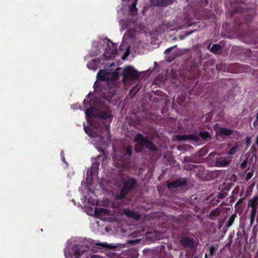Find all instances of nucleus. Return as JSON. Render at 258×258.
I'll return each instance as SVG.
<instances>
[{
  "label": "nucleus",
  "instance_id": "7ed1b4c3",
  "mask_svg": "<svg viewBox=\"0 0 258 258\" xmlns=\"http://www.w3.org/2000/svg\"><path fill=\"white\" fill-rule=\"evenodd\" d=\"M105 51L103 53V56L106 60L110 59L117 53V45L109 40H107Z\"/></svg>",
  "mask_w": 258,
  "mask_h": 258
},
{
  "label": "nucleus",
  "instance_id": "a19ab883",
  "mask_svg": "<svg viewBox=\"0 0 258 258\" xmlns=\"http://www.w3.org/2000/svg\"><path fill=\"white\" fill-rule=\"evenodd\" d=\"M251 138L249 137H247L245 138V143L246 144L247 146H249L251 144Z\"/></svg>",
  "mask_w": 258,
  "mask_h": 258
},
{
  "label": "nucleus",
  "instance_id": "4be33fe9",
  "mask_svg": "<svg viewBox=\"0 0 258 258\" xmlns=\"http://www.w3.org/2000/svg\"><path fill=\"white\" fill-rule=\"evenodd\" d=\"M199 136L204 140H206L208 138H211L210 133L208 131L200 132Z\"/></svg>",
  "mask_w": 258,
  "mask_h": 258
},
{
  "label": "nucleus",
  "instance_id": "ddd939ff",
  "mask_svg": "<svg viewBox=\"0 0 258 258\" xmlns=\"http://www.w3.org/2000/svg\"><path fill=\"white\" fill-rule=\"evenodd\" d=\"M123 213L128 218H133L136 220H139L141 217L140 214L129 209H124Z\"/></svg>",
  "mask_w": 258,
  "mask_h": 258
},
{
  "label": "nucleus",
  "instance_id": "cd10ccee",
  "mask_svg": "<svg viewBox=\"0 0 258 258\" xmlns=\"http://www.w3.org/2000/svg\"><path fill=\"white\" fill-rule=\"evenodd\" d=\"M84 129L85 130L86 133L89 136L92 137H95L97 136V132L95 131H93L92 129L87 130L86 127H84Z\"/></svg>",
  "mask_w": 258,
  "mask_h": 258
},
{
  "label": "nucleus",
  "instance_id": "f8f14e48",
  "mask_svg": "<svg viewBox=\"0 0 258 258\" xmlns=\"http://www.w3.org/2000/svg\"><path fill=\"white\" fill-rule=\"evenodd\" d=\"M97 77L99 80L107 82H109L111 78L110 73L104 70H100Z\"/></svg>",
  "mask_w": 258,
  "mask_h": 258
},
{
  "label": "nucleus",
  "instance_id": "37998d69",
  "mask_svg": "<svg viewBox=\"0 0 258 258\" xmlns=\"http://www.w3.org/2000/svg\"><path fill=\"white\" fill-rule=\"evenodd\" d=\"M99 164H100V163L98 162H97L96 163H94L92 165V167L97 168L99 166Z\"/></svg>",
  "mask_w": 258,
  "mask_h": 258
},
{
  "label": "nucleus",
  "instance_id": "a211bd4d",
  "mask_svg": "<svg viewBox=\"0 0 258 258\" xmlns=\"http://www.w3.org/2000/svg\"><path fill=\"white\" fill-rule=\"evenodd\" d=\"M108 212L107 209L101 208H96L95 210V215L96 216H101L104 214H107Z\"/></svg>",
  "mask_w": 258,
  "mask_h": 258
},
{
  "label": "nucleus",
  "instance_id": "49530a36",
  "mask_svg": "<svg viewBox=\"0 0 258 258\" xmlns=\"http://www.w3.org/2000/svg\"><path fill=\"white\" fill-rule=\"evenodd\" d=\"M130 54V51H129V50L128 49L127 50V51H126V52L125 53V54H124V56L126 54V56Z\"/></svg>",
  "mask_w": 258,
  "mask_h": 258
},
{
  "label": "nucleus",
  "instance_id": "f3484780",
  "mask_svg": "<svg viewBox=\"0 0 258 258\" xmlns=\"http://www.w3.org/2000/svg\"><path fill=\"white\" fill-rule=\"evenodd\" d=\"M86 115L89 118L97 117V113L93 107H90L86 110Z\"/></svg>",
  "mask_w": 258,
  "mask_h": 258
},
{
  "label": "nucleus",
  "instance_id": "393cba45",
  "mask_svg": "<svg viewBox=\"0 0 258 258\" xmlns=\"http://www.w3.org/2000/svg\"><path fill=\"white\" fill-rule=\"evenodd\" d=\"M236 217V215L233 214L229 218V219L226 224V226L227 227H229L232 226V225L233 224V223L234 221V220H235V218Z\"/></svg>",
  "mask_w": 258,
  "mask_h": 258
},
{
  "label": "nucleus",
  "instance_id": "aec40b11",
  "mask_svg": "<svg viewBox=\"0 0 258 258\" xmlns=\"http://www.w3.org/2000/svg\"><path fill=\"white\" fill-rule=\"evenodd\" d=\"M257 208H251L250 213V225H252L254 221Z\"/></svg>",
  "mask_w": 258,
  "mask_h": 258
},
{
  "label": "nucleus",
  "instance_id": "1a4fd4ad",
  "mask_svg": "<svg viewBox=\"0 0 258 258\" xmlns=\"http://www.w3.org/2000/svg\"><path fill=\"white\" fill-rule=\"evenodd\" d=\"M120 152L123 155V157L125 158V163L123 166H125L129 162L130 157L131 156L133 152V147L131 145L123 146L120 150Z\"/></svg>",
  "mask_w": 258,
  "mask_h": 258
},
{
  "label": "nucleus",
  "instance_id": "c756f323",
  "mask_svg": "<svg viewBox=\"0 0 258 258\" xmlns=\"http://www.w3.org/2000/svg\"><path fill=\"white\" fill-rule=\"evenodd\" d=\"M257 146L256 145H253L250 148L249 151L250 154H252V156L256 157L257 154Z\"/></svg>",
  "mask_w": 258,
  "mask_h": 258
},
{
  "label": "nucleus",
  "instance_id": "7c9ffc66",
  "mask_svg": "<svg viewBox=\"0 0 258 258\" xmlns=\"http://www.w3.org/2000/svg\"><path fill=\"white\" fill-rule=\"evenodd\" d=\"M137 0H136V1L133 2V4L130 7V11L132 13H134L135 12L137 11V8L136 7L137 3Z\"/></svg>",
  "mask_w": 258,
  "mask_h": 258
},
{
  "label": "nucleus",
  "instance_id": "c9c22d12",
  "mask_svg": "<svg viewBox=\"0 0 258 258\" xmlns=\"http://www.w3.org/2000/svg\"><path fill=\"white\" fill-rule=\"evenodd\" d=\"M195 88L190 90L189 91V93L190 94V95H196V96H198V95H199L200 94V91H198V89H196V90H195Z\"/></svg>",
  "mask_w": 258,
  "mask_h": 258
},
{
  "label": "nucleus",
  "instance_id": "6e6552de",
  "mask_svg": "<svg viewBox=\"0 0 258 258\" xmlns=\"http://www.w3.org/2000/svg\"><path fill=\"white\" fill-rule=\"evenodd\" d=\"M137 184V181L135 178L130 177L124 183L123 190H125L127 193L133 190Z\"/></svg>",
  "mask_w": 258,
  "mask_h": 258
},
{
  "label": "nucleus",
  "instance_id": "8fccbe9b",
  "mask_svg": "<svg viewBox=\"0 0 258 258\" xmlns=\"http://www.w3.org/2000/svg\"><path fill=\"white\" fill-rule=\"evenodd\" d=\"M205 258H208V255L207 253L205 254Z\"/></svg>",
  "mask_w": 258,
  "mask_h": 258
},
{
  "label": "nucleus",
  "instance_id": "412c9836",
  "mask_svg": "<svg viewBox=\"0 0 258 258\" xmlns=\"http://www.w3.org/2000/svg\"><path fill=\"white\" fill-rule=\"evenodd\" d=\"M121 68H117L115 72H113L112 73H110V81H116L119 78V73L118 72V70H120Z\"/></svg>",
  "mask_w": 258,
  "mask_h": 258
},
{
  "label": "nucleus",
  "instance_id": "f704fd0d",
  "mask_svg": "<svg viewBox=\"0 0 258 258\" xmlns=\"http://www.w3.org/2000/svg\"><path fill=\"white\" fill-rule=\"evenodd\" d=\"M176 139L178 141H183L187 140V135H178Z\"/></svg>",
  "mask_w": 258,
  "mask_h": 258
},
{
  "label": "nucleus",
  "instance_id": "c03bdc74",
  "mask_svg": "<svg viewBox=\"0 0 258 258\" xmlns=\"http://www.w3.org/2000/svg\"><path fill=\"white\" fill-rule=\"evenodd\" d=\"M83 102H84V105L85 106V107H87V104H88V102H86V99H85L84 100Z\"/></svg>",
  "mask_w": 258,
  "mask_h": 258
},
{
  "label": "nucleus",
  "instance_id": "58836bf2",
  "mask_svg": "<svg viewBox=\"0 0 258 258\" xmlns=\"http://www.w3.org/2000/svg\"><path fill=\"white\" fill-rule=\"evenodd\" d=\"M128 23H129L128 21H127V20L124 21V24L123 25V26L124 27V29L130 30V28H128Z\"/></svg>",
  "mask_w": 258,
  "mask_h": 258
},
{
  "label": "nucleus",
  "instance_id": "3c124183",
  "mask_svg": "<svg viewBox=\"0 0 258 258\" xmlns=\"http://www.w3.org/2000/svg\"><path fill=\"white\" fill-rule=\"evenodd\" d=\"M194 258H199L198 256V255H196V256H195L194 257Z\"/></svg>",
  "mask_w": 258,
  "mask_h": 258
},
{
  "label": "nucleus",
  "instance_id": "c85d7f7f",
  "mask_svg": "<svg viewBox=\"0 0 258 258\" xmlns=\"http://www.w3.org/2000/svg\"><path fill=\"white\" fill-rule=\"evenodd\" d=\"M238 145H236L233 146L228 152L227 154L229 155H233L235 154L237 149L238 148Z\"/></svg>",
  "mask_w": 258,
  "mask_h": 258
},
{
  "label": "nucleus",
  "instance_id": "72a5a7b5",
  "mask_svg": "<svg viewBox=\"0 0 258 258\" xmlns=\"http://www.w3.org/2000/svg\"><path fill=\"white\" fill-rule=\"evenodd\" d=\"M227 196V193L225 191H221L217 195L218 199H222Z\"/></svg>",
  "mask_w": 258,
  "mask_h": 258
},
{
  "label": "nucleus",
  "instance_id": "a18cd8bd",
  "mask_svg": "<svg viewBox=\"0 0 258 258\" xmlns=\"http://www.w3.org/2000/svg\"><path fill=\"white\" fill-rule=\"evenodd\" d=\"M174 59V57H172V58L171 57H169L168 61L171 62Z\"/></svg>",
  "mask_w": 258,
  "mask_h": 258
},
{
  "label": "nucleus",
  "instance_id": "9d476101",
  "mask_svg": "<svg viewBox=\"0 0 258 258\" xmlns=\"http://www.w3.org/2000/svg\"><path fill=\"white\" fill-rule=\"evenodd\" d=\"M112 111L108 107L106 108V110L100 111L97 113V117L102 119H110L112 120L113 118Z\"/></svg>",
  "mask_w": 258,
  "mask_h": 258
},
{
  "label": "nucleus",
  "instance_id": "a878e982",
  "mask_svg": "<svg viewBox=\"0 0 258 258\" xmlns=\"http://www.w3.org/2000/svg\"><path fill=\"white\" fill-rule=\"evenodd\" d=\"M221 49V46L218 44H213L210 49V51L216 53Z\"/></svg>",
  "mask_w": 258,
  "mask_h": 258
},
{
  "label": "nucleus",
  "instance_id": "864d4df0",
  "mask_svg": "<svg viewBox=\"0 0 258 258\" xmlns=\"http://www.w3.org/2000/svg\"><path fill=\"white\" fill-rule=\"evenodd\" d=\"M192 32H193V31H191V32H190L188 33V34H191V33H192Z\"/></svg>",
  "mask_w": 258,
  "mask_h": 258
},
{
  "label": "nucleus",
  "instance_id": "bb28decb",
  "mask_svg": "<svg viewBox=\"0 0 258 258\" xmlns=\"http://www.w3.org/2000/svg\"><path fill=\"white\" fill-rule=\"evenodd\" d=\"M187 140L198 142L199 141V137L195 134L187 135Z\"/></svg>",
  "mask_w": 258,
  "mask_h": 258
},
{
  "label": "nucleus",
  "instance_id": "2eb2a0df",
  "mask_svg": "<svg viewBox=\"0 0 258 258\" xmlns=\"http://www.w3.org/2000/svg\"><path fill=\"white\" fill-rule=\"evenodd\" d=\"M221 137L230 136L233 134V131L225 127H221L219 128L218 133Z\"/></svg>",
  "mask_w": 258,
  "mask_h": 258
},
{
  "label": "nucleus",
  "instance_id": "20e7f679",
  "mask_svg": "<svg viewBox=\"0 0 258 258\" xmlns=\"http://www.w3.org/2000/svg\"><path fill=\"white\" fill-rule=\"evenodd\" d=\"M122 75L123 82L127 80H137L139 77L138 72L133 67L130 66L123 69Z\"/></svg>",
  "mask_w": 258,
  "mask_h": 258
},
{
  "label": "nucleus",
  "instance_id": "dca6fc26",
  "mask_svg": "<svg viewBox=\"0 0 258 258\" xmlns=\"http://www.w3.org/2000/svg\"><path fill=\"white\" fill-rule=\"evenodd\" d=\"M248 206L251 208H257L258 197L257 196H254L248 201Z\"/></svg>",
  "mask_w": 258,
  "mask_h": 258
},
{
  "label": "nucleus",
  "instance_id": "de8ad7c7",
  "mask_svg": "<svg viewBox=\"0 0 258 258\" xmlns=\"http://www.w3.org/2000/svg\"><path fill=\"white\" fill-rule=\"evenodd\" d=\"M63 154V151H61V157H62V161L65 162V159H64V157L63 156H62V154Z\"/></svg>",
  "mask_w": 258,
  "mask_h": 258
},
{
  "label": "nucleus",
  "instance_id": "09e8293b",
  "mask_svg": "<svg viewBox=\"0 0 258 258\" xmlns=\"http://www.w3.org/2000/svg\"><path fill=\"white\" fill-rule=\"evenodd\" d=\"M256 144H258V135H257V139H256Z\"/></svg>",
  "mask_w": 258,
  "mask_h": 258
},
{
  "label": "nucleus",
  "instance_id": "473e14b6",
  "mask_svg": "<svg viewBox=\"0 0 258 258\" xmlns=\"http://www.w3.org/2000/svg\"><path fill=\"white\" fill-rule=\"evenodd\" d=\"M254 173V171L253 169H251L250 171H249L246 176L245 177V180L246 181H248L252 176Z\"/></svg>",
  "mask_w": 258,
  "mask_h": 258
},
{
  "label": "nucleus",
  "instance_id": "f03ea898",
  "mask_svg": "<svg viewBox=\"0 0 258 258\" xmlns=\"http://www.w3.org/2000/svg\"><path fill=\"white\" fill-rule=\"evenodd\" d=\"M137 144L135 146V150L137 153L143 152L144 148L148 149L151 152L157 151V148L153 142L141 133L137 134L134 139Z\"/></svg>",
  "mask_w": 258,
  "mask_h": 258
},
{
  "label": "nucleus",
  "instance_id": "4468645a",
  "mask_svg": "<svg viewBox=\"0 0 258 258\" xmlns=\"http://www.w3.org/2000/svg\"><path fill=\"white\" fill-rule=\"evenodd\" d=\"M214 164L216 167H226L229 165V161L223 158L220 157L215 160Z\"/></svg>",
  "mask_w": 258,
  "mask_h": 258
},
{
  "label": "nucleus",
  "instance_id": "6ab92c4d",
  "mask_svg": "<svg viewBox=\"0 0 258 258\" xmlns=\"http://www.w3.org/2000/svg\"><path fill=\"white\" fill-rule=\"evenodd\" d=\"M127 194L125 190H123V188H121L120 192L115 196V199L116 200H122L125 198Z\"/></svg>",
  "mask_w": 258,
  "mask_h": 258
},
{
  "label": "nucleus",
  "instance_id": "9b49d317",
  "mask_svg": "<svg viewBox=\"0 0 258 258\" xmlns=\"http://www.w3.org/2000/svg\"><path fill=\"white\" fill-rule=\"evenodd\" d=\"M152 4L154 6L165 7L172 4L173 0H151Z\"/></svg>",
  "mask_w": 258,
  "mask_h": 258
},
{
  "label": "nucleus",
  "instance_id": "603ef678",
  "mask_svg": "<svg viewBox=\"0 0 258 258\" xmlns=\"http://www.w3.org/2000/svg\"><path fill=\"white\" fill-rule=\"evenodd\" d=\"M191 25V24H189L187 25V26L189 27V26H190Z\"/></svg>",
  "mask_w": 258,
  "mask_h": 258
},
{
  "label": "nucleus",
  "instance_id": "5701e85b",
  "mask_svg": "<svg viewBox=\"0 0 258 258\" xmlns=\"http://www.w3.org/2000/svg\"><path fill=\"white\" fill-rule=\"evenodd\" d=\"M218 245H217L216 244H213L212 245H211L209 247V254L211 256H213L216 250L218 249Z\"/></svg>",
  "mask_w": 258,
  "mask_h": 258
},
{
  "label": "nucleus",
  "instance_id": "2f4dec72",
  "mask_svg": "<svg viewBox=\"0 0 258 258\" xmlns=\"http://www.w3.org/2000/svg\"><path fill=\"white\" fill-rule=\"evenodd\" d=\"M95 244L97 245H99V246H100L101 247H104V248H107L108 249H111L113 247L111 245H110L109 244H107L106 242H105V243H101V242L96 243Z\"/></svg>",
  "mask_w": 258,
  "mask_h": 258
},
{
  "label": "nucleus",
  "instance_id": "b1692460",
  "mask_svg": "<svg viewBox=\"0 0 258 258\" xmlns=\"http://www.w3.org/2000/svg\"><path fill=\"white\" fill-rule=\"evenodd\" d=\"M220 215V211L219 208H217L212 210L209 214V217L212 219L213 217H218Z\"/></svg>",
  "mask_w": 258,
  "mask_h": 258
},
{
  "label": "nucleus",
  "instance_id": "f257e3e1",
  "mask_svg": "<svg viewBox=\"0 0 258 258\" xmlns=\"http://www.w3.org/2000/svg\"><path fill=\"white\" fill-rule=\"evenodd\" d=\"M254 14V9H245L240 5L235 7L231 12V17L234 19L235 24L239 29L243 24L250 23Z\"/></svg>",
  "mask_w": 258,
  "mask_h": 258
},
{
  "label": "nucleus",
  "instance_id": "ea45409f",
  "mask_svg": "<svg viewBox=\"0 0 258 258\" xmlns=\"http://www.w3.org/2000/svg\"><path fill=\"white\" fill-rule=\"evenodd\" d=\"M176 47V45H175L174 46H172V47H169V48L166 49L164 52V53L168 54L172 51V50L173 49V48Z\"/></svg>",
  "mask_w": 258,
  "mask_h": 258
},
{
  "label": "nucleus",
  "instance_id": "5fc2aeb1",
  "mask_svg": "<svg viewBox=\"0 0 258 258\" xmlns=\"http://www.w3.org/2000/svg\"><path fill=\"white\" fill-rule=\"evenodd\" d=\"M205 1L206 2V3L208 4V0H205Z\"/></svg>",
  "mask_w": 258,
  "mask_h": 258
},
{
  "label": "nucleus",
  "instance_id": "0eeeda50",
  "mask_svg": "<svg viewBox=\"0 0 258 258\" xmlns=\"http://www.w3.org/2000/svg\"><path fill=\"white\" fill-rule=\"evenodd\" d=\"M180 244L184 248L193 249L195 248L194 239L186 236H182L179 239Z\"/></svg>",
  "mask_w": 258,
  "mask_h": 258
},
{
  "label": "nucleus",
  "instance_id": "423d86ee",
  "mask_svg": "<svg viewBox=\"0 0 258 258\" xmlns=\"http://www.w3.org/2000/svg\"><path fill=\"white\" fill-rule=\"evenodd\" d=\"M90 244L88 243L83 245L80 246L75 245L73 248V251L74 253L75 258H80V257L90 248Z\"/></svg>",
  "mask_w": 258,
  "mask_h": 258
},
{
  "label": "nucleus",
  "instance_id": "79ce46f5",
  "mask_svg": "<svg viewBox=\"0 0 258 258\" xmlns=\"http://www.w3.org/2000/svg\"><path fill=\"white\" fill-rule=\"evenodd\" d=\"M243 198L239 199L238 200V201H237V202L236 203V205H238L240 204V203H241L243 202Z\"/></svg>",
  "mask_w": 258,
  "mask_h": 258
},
{
  "label": "nucleus",
  "instance_id": "e433bc0d",
  "mask_svg": "<svg viewBox=\"0 0 258 258\" xmlns=\"http://www.w3.org/2000/svg\"><path fill=\"white\" fill-rule=\"evenodd\" d=\"M247 165V161L246 159H245L241 163V164L240 165V168L243 169L246 167Z\"/></svg>",
  "mask_w": 258,
  "mask_h": 258
},
{
  "label": "nucleus",
  "instance_id": "4c0bfd02",
  "mask_svg": "<svg viewBox=\"0 0 258 258\" xmlns=\"http://www.w3.org/2000/svg\"><path fill=\"white\" fill-rule=\"evenodd\" d=\"M257 125H258V112L256 114V118L253 123V126L254 127H256Z\"/></svg>",
  "mask_w": 258,
  "mask_h": 258
},
{
  "label": "nucleus",
  "instance_id": "39448f33",
  "mask_svg": "<svg viewBox=\"0 0 258 258\" xmlns=\"http://www.w3.org/2000/svg\"><path fill=\"white\" fill-rule=\"evenodd\" d=\"M188 183V179L187 178L180 177L176 178L171 182H168L167 185L169 189H171L185 187Z\"/></svg>",
  "mask_w": 258,
  "mask_h": 258
}]
</instances>
